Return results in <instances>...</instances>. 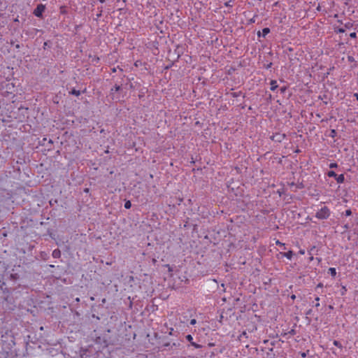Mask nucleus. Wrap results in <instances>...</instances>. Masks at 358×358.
I'll list each match as a JSON object with an SVG mask.
<instances>
[{
  "label": "nucleus",
  "mask_w": 358,
  "mask_h": 358,
  "mask_svg": "<svg viewBox=\"0 0 358 358\" xmlns=\"http://www.w3.org/2000/svg\"><path fill=\"white\" fill-rule=\"evenodd\" d=\"M112 71H113V72H115V71H116V69H115V67H114V68H113V69H112Z\"/></svg>",
  "instance_id": "obj_44"
},
{
  "label": "nucleus",
  "mask_w": 358,
  "mask_h": 358,
  "mask_svg": "<svg viewBox=\"0 0 358 358\" xmlns=\"http://www.w3.org/2000/svg\"><path fill=\"white\" fill-rule=\"evenodd\" d=\"M185 338H186V340L188 342H189V345H188V347L191 345V346H193L194 348H195L196 349H199V348H202L201 345L197 344V343H196L195 342L193 341V337H192V335L187 334L185 336Z\"/></svg>",
  "instance_id": "obj_7"
},
{
  "label": "nucleus",
  "mask_w": 358,
  "mask_h": 358,
  "mask_svg": "<svg viewBox=\"0 0 358 358\" xmlns=\"http://www.w3.org/2000/svg\"><path fill=\"white\" fill-rule=\"evenodd\" d=\"M286 138L285 134L275 133L271 136V139L275 142L280 143Z\"/></svg>",
  "instance_id": "obj_5"
},
{
  "label": "nucleus",
  "mask_w": 358,
  "mask_h": 358,
  "mask_svg": "<svg viewBox=\"0 0 358 358\" xmlns=\"http://www.w3.org/2000/svg\"><path fill=\"white\" fill-rule=\"evenodd\" d=\"M241 92H233L231 93V96L234 98H236L238 96H239L241 95Z\"/></svg>",
  "instance_id": "obj_24"
},
{
  "label": "nucleus",
  "mask_w": 358,
  "mask_h": 358,
  "mask_svg": "<svg viewBox=\"0 0 358 358\" xmlns=\"http://www.w3.org/2000/svg\"><path fill=\"white\" fill-rule=\"evenodd\" d=\"M255 22V19H254V18H252V19H251V20H250V22Z\"/></svg>",
  "instance_id": "obj_45"
},
{
  "label": "nucleus",
  "mask_w": 358,
  "mask_h": 358,
  "mask_svg": "<svg viewBox=\"0 0 358 358\" xmlns=\"http://www.w3.org/2000/svg\"><path fill=\"white\" fill-rule=\"evenodd\" d=\"M272 65H273L272 62H269L268 64L264 65V67L266 69H270L272 66Z\"/></svg>",
  "instance_id": "obj_28"
},
{
  "label": "nucleus",
  "mask_w": 358,
  "mask_h": 358,
  "mask_svg": "<svg viewBox=\"0 0 358 358\" xmlns=\"http://www.w3.org/2000/svg\"><path fill=\"white\" fill-rule=\"evenodd\" d=\"M299 253L300 255H304L305 254V250H303V249H301L299 251Z\"/></svg>",
  "instance_id": "obj_34"
},
{
  "label": "nucleus",
  "mask_w": 358,
  "mask_h": 358,
  "mask_svg": "<svg viewBox=\"0 0 358 358\" xmlns=\"http://www.w3.org/2000/svg\"><path fill=\"white\" fill-rule=\"evenodd\" d=\"M348 61L349 62H355V58H354L352 56H351V55H348Z\"/></svg>",
  "instance_id": "obj_22"
},
{
  "label": "nucleus",
  "mask_w": 358,
  "mask_h": 358,
  "mask_svg": "<svg viewBox=\"0 0 358 358\" xmlns=\"http://www.w3.org/2000/svg\"><path fill=\"white\" fill-rule=\"evenodd\" d=\"M315 250V246L312 247V248L308 250V253H309V255H313V254H312V252H313V250Z\"/></svg>",
  "instance_id": "obj_31"
},
{
  "label": "nucleus",
  "mask_w": 358,
  "mask_h": 358,
  "mask_svg": "<svg viewBox=\"0 0 358 358\" xmlns=\"http://www.w3.org/2000/svg\"><path fill=\"white\" fill-rule=\"evenodd\" d=\"M333 344L336 346L337 348H340V349H342L343 348V345L341 344V343L338 341H336V340H334V342H333Z\"/></svg>",
  "instance_id": "obj_15"
},
{
  "label": "nucleus",
  "mask_w": 358,
  "mask_h": 358,
  "mask_svg": "<svg viewBox=\"0 0 358 358\" xmlns=\"http://www.w3.org/2000/svg\"><path fill=\"white\" fill-rule=\"evenodd\" d=\"M331 215V210L327 206H323L315 213V217L318 220H327Z\"/></svg>",
  "instance_id": "obj_2"
},
{
  "label": "nucleus",
  "mask_w": 358,
  "mask_h": 358,
  "mask_svg": "<svg viewBox=\"0 0 358 358\" xmlns=\"http://www.w3.org/2000/svg\"><path fill=\"white\" fill-rule=\"evenodd\" d=\"M328 273L330 274L332 277H335L336 275V270L334 267H331L328 270Z\"/></svg>",
  "instance_id": "obj_12"
},
{
  "label": "nucleus",
  "mask_w": 358,
  "mask_h": 358,
  "mask_svg": "<svg viewBox=\"0 0 358 358\" xmlns=\"http://www.w3.org/2000/svg\"><path fill=\"white\" fill-rule=\"evenodd\" d=\"M47 43H48L47 42H45V43H44V47H45V46H47Z\"/></svg>",
  "instance_id": "obj_50"
},
{
  "label": "nucleus",
  "mask_w": 358,
  "mask_h": 358,
  "mask_svg": "<svg viewBox=\"0 0 358 358\" xmlns=\"http://www.w3.org/2000/svg\"><path fill=\"white\" fill-rule=\"evenodd\" d=\"M20 276L17 273L6 272L0 280V291L5 295V299H8L10 295L15 292H20L18 290L21 287L20 283Z\"/></svg>",
  "instance_id": "obj_1"
},
{
  "label": "nucleus",
  "mask_w": 358,
  "mask_h": 358,
  "mask_svg": "<svg viewBox=\"0 0 358 358\" xmlns=\"http://www.w3.org/2000/svg\"><path fill=\"white\" fill-rule=\"evenodd\" d=\"M315 300L316 301H315V306L316 308L319 307L320 306V303H319V301H320V297L319 296H317Z\"/></svg>",
  "instance_id": "obj_23"
},
{
  "label": "nucleus",
  "mask_w": 358,
  "mask_h": 358,
  "mask_svg": "<svg viewBox=\"0 0 358 358\" xmlns=\"http://www.w3.org/2000/svg\"><path fill=\"white\" fill-rule=\"evenodd\" d=\"M335 32L336 33H344L345 29L343 27L335 28Z\"/></svg>",
  "instance_id": "obj_18"
},
{
  "label": "nucleus",
  "mask_w": 358,
  "mask_h": 358,
  "mask_svg": "<svg viewBox=\"0 0 358 358\" xmlns=\"http://www.w3.org/2000/svg\"><path fill=\"white\" fill-rule=\"evenodd\" d=\"M121 90V87L118 85H115V86L110 90V94H113L115 92H119Z\"/></svg>",
  "instance_id": "obj_13"
},
{
  "label": "nucleus",
  "mask_w": 358,
  "mask_h": 358,
  "mask_svg": "<svg viewBox=\"0 0 358 358\" xmlns=\"http://www.w3.org/2000/svg\"><path fill=\"white\" fill-rule=\"evenodd\" d=\"M106 1V0H99V2L101 3H103Z\"/></svg>",
  "instance_id": "obj_43"
},
{
  "label": "nucleus",
  "mask_w": 358,
  "mask_h": 358,
  "mask_svg": "<svg viewBox=\"0 0 358 358\" xmlns=\"http://www.w3.org/2000/svg\"><path fill=\"white\" fill-rule=\"evenodd\" d=\"M69 94L71 95L78 96L81 94V92L73 88L69 92Z\"/></svg>",
  "instance_id": "obj_11"
},
{
  "label": "nucleus",
  "mask_w": 358,
  "mask_h": 358,
  "mask_svg": "<svg viewBox=\"0 0 358 358\" xmlns=\"http://www.w3.org/2000/svg\"><path fill=\"white\" fill-rule=\"evenodd\" d=\"M289 334H291V335H294L296 334V331L294 329H292L289 331L288 333Z\"/></svg>",
  "instance_id": "obj_32"
},
{
  "label": "nucleus",
  "mask_w": 358,
  "mask_h": 358,
  "mask_svg": "<svg viewBox=\"0 0 358 358\" xmlns=\"http://www.w3.org/2000/svg\"><path fill=\"white\" fill-rule=\"evenodd\" d=\"M45 6L42 3H39L34 10L33 14L37 17H43V13L45 11Z\"/></svg>",
  "instance_id": "obj_4"
},
{
  "label": "nucleus",
  "mask_w": 358,
  "mask_h": 358,
  "mask_svg": "<svg viewBox=\"0 0 358 358\" xmlns=\"http://www.w3.org/2000/svg\"><path fill=\"white\" fill-rule=\"evenodd\" d=\"M209 345H210V346H213V345H214V343H209Z\"/></svg>",
  "instance_id": "obj_49"
},
{
  "label": "nucleus",
  "mask_w": 358,
  "mask_h": 358,
  "mask_svg": "<svg viewBox=\"0 0 358 358\" xmlns=\"http://www.w3.org/2000/svg\"><path fill=\"white\" fill-rule=\"evenodd\" d=\"M286 90H287V87H285V86L282 87L280 89V93H282V94L285 93L286 92Z\"/></svg>",
  "instance_id": "obj_26"
},
{
  "label": "nucleus",
  "mask_w": 358,
  "mask_h": 358,
  "mask_svg": "<svg viewBox=\"0 0 358 358\" xmlns=\"http://www.w3.org/2000/svg\"><path fill=\"white\" fill-rule=\"evenodd\" d=\"M343 215L345 216H350L352 215V210L351 209H347L345 210V212L343 213Z\"/></svg>",
  "instance_id": "obj_17"
},
{
  "label": "nucleus",
  "mask_w": 358,
  "mask_h": 358,
  "mask_svg": "<svg viewBox=\"0 0 358 358\" xmlns=\"http://www.w3.org/2000/svg\"><path fill=\"white\" fill-rule=\"evenodd\" d=\"M224 6H227V7H232V4H231V0L226 2L224 3Z\"/></svg>",
  "instance_id": "obj_25"
},
{
  "label": "nucleus",
  "mask_w": 358,
  "mask_h": 358,
  "mask_svg": "<svg viewBox=\"0 0 358 358\" xmlns=\"http://www.w3.org/2000/svg\"><path fill=\"white\" fill-rule=\"evenodd\" d=\"M271 31L270 29L268 27H265L262 29V31L260 32L259 31L257 32V36L258 37H264L265 38L266 36L269 34Z\"/></svg>",
  "instance_id": "obj_8"
},
{
  "label": "nucleus",
  "mask_w": 358,
  "mask_h": 358,
  "mask_svg": "<svg viewBox=\"0 0 358 358\" xmlns=\"http://www.w3.org/2000/svg\"><path fill=\"white\" fill-rule=\"evenodd\" d=\"M48 143L50 144V145H52L53 144V141L51 140V139H49L48 140Z\"/></svg>",
  "instance_id": "obj_38"
},
{
  "label": "nucleus",
  "mask_w": 358,
  "mask_h": 358,
  "mask_svg": "<svg viewBox=\"0 0 358 358\" xmlns=\"http://www.w3.org/2000/svg\"><path fill=\"white\" fill-rule=\"evenodd\" d=\"M270 85H271L270 90L271 91H275L278 87L277 81L275 80H271L270 82Z\"/></svg>",
  "instance_id": "obj_9"
},
{
  "label": "nucleus",
  "mask_w": 358,
  "mask_h": 358,
  "mask_svg": "<svg viewBox=\"0 0 358 358\" xmlns=\"http://www.w3.org/2000/svg\"><path fill=\"white\" fill-rule=\"evenodd\" d=\"M52 255L54 258H59L61 256V252L59 249H55L52 251Z\"/></svg>",
  "instance_id": "obj_10"
},
{
  "label": "nucleus",
  "mask_w": 358,
  "mask_h": 358,
  "mask_svg": "<svg viewBox=\"0 0 358 358\" xmlns=\"http://www.w3.org/2000/svg\"><path fill=\"white\" fill-rule=\"evenodd\" d=\"M80 301L79 298H77L76 301Z\"/></svg>",
  "instance_id": "obj_51"
},
{
  "label": "nucleus",
  "mask_w": 358,
  "mask_h": 358,
  "mask_svg": "<svg viewBox=\"0 0 358 358\" xmlns=\"http://www.w3.org/2000/svg\"><path fill=\"white\" fill-rule=\"evenodd\" d=\"M346 229H348V224H345V227H344Z\"/></svg>",
  "instance_id": "obj_47"
},
{
  "label": "nucleus",
  "mask_w": 358,
  "mask_h": 358,
  "mask_svg": "<svg viewBox=\"0 0 358 358\" xmlns=\"http://www.w3.org/2000/svg\"><path fill=\"white\" fill-rule=\"evenodd\" d=\"M329 168L330 169H336L338 166V164L336 163V162H333V163H331L329 165Z\"/></svg>",
  "instance_id": "obj_20"
},
{
  "label": "nucleus",
  "mask_w": 358,
  "mask_h": 358,
  "mask_svg": "<svg viewBox=\"0 0 358 358\" xmlns=\"http://www.w3.org/2000/svg\"><path fill=\"white\" fill-rule=\"evenodd\" d=\"M290 297L292 300H294L296 299V296L294 294L291 295Z\"/></svg>",
  "instance_id": "obj_39"
},
{
  "label": "nucleus",
  "mask_w": 358,
  "mask_h": 358,
  "mask_svg": "<svg viewBox=\"0 0 358 358\" xmlns=\"http://www.w3.org/2000/svg\"><path fill=\"white\" fill-rule=\"evenodd\" d=\"M319 287H323V284L320 282L317 285V287L316 288H319Z\"/></svg>",
  "instance_id": "obj_35"
},
{
  "label": "nucleus",
  "mask_w": 358,
  "mask_h": 358,
  "mask_svg": "<svg viewBox=\"0 0 358 358\" xmlns=\"http://www.w3.org/2000/svg\"><path fill=\"white\" fill-rule=\"evenodd\" d=\"M46 141H47V138L45 137V138H43V141H43V145H45V142H46Z\"/></svg>",
  "instance_id": "obj_37"
},
{
  "label": "nucleus",
  "mask_w": 358,
  "mask_h": 358,
  "mask_svg": "<svg viewBox=\"0 0 358 358\" xmlns=\"http://www.w3.org/2000/svg\"><path fill=\"white\" fill-rule=\"evenodd\" d=\"M336 135V131L335 129H331L330 131L329 136L334 138V137H335Z\"/></svg>",
  "instance_id": "obj_21"
},
{
  "label": "nucleus",
  "mask_w": 358,
  "mask_h": 358,
  "mask_svg": "<svg viewBox=\"0 0 358 358\" xmlns=\"http://www.w3.org/2000/svg\"><path fill=\"white\" fill-rule=\"evenodd\" d=\"M301 356H302L303 357H305L306 356V352H303V353L301 354Z\"/></svg>",
  "instance_id": "obj_41"
},
{
  "label": "nucleus",
  "mask_w": 358,
  "mask_h": 358,
  "mask_svg": "<svg viewBox=\"0 0 358 358\" xmlns=\"http://www.w3.org/2000/svg\"><path fill=\"white\" fill-rule=\"evenodd\" d=\"M126 209H129L131 207V203L130 201H126L124 205Z\"/></svg>",
  "instance_id": "obj_16"
},
{
  "label": "nucleus",
  "mask_w": 358,
  "mask_h": 358,
  "mask_svg": "<svg viewBox=\"0 0 358 358\" xmlns=\"http://www.w3.org/2000/svg\"><path fill=\"white\" fill-rule=\"evenodd\" d=\"M101 15V13L97 14V17H99Z\"/></svg>",
  "instance_id": "obj_46"
},
{
  "label": "nucleus",
  "mask_w": 358,
  "mask_h": 358,
  "mask_svg": "<svg viewBox=\"0 0 358 358\" xmlns=\"http://www.w3.org/2000/svg\"><path fill=\"white\" fill-rule=\"evenodd\" d=\"M357 268H358V267H357Z\"/></svg>",
  "instance_id": "obj_52"
},
{
  "label": "nucleus",
  "mask_w": 358,
  "mask_h": 358,
  "mask_svg": "<svg viewBox=\"0 0 358 358\" xmlns=\"http://www.w3.org/2000/svg\"><path fill=\"white\" fill-rule=\"evenodd\" d=\"M327 174L329 178H334L335 180H336L337 183H338V184L343 183L345 181L344 174L338 175L334 171H329L327 172Z\"/></svg>",
  "instance_id": "obj_3"
},
{
  "label": "nucleus",
  "mask_w": 358,
  "mask_h": 358,
  "mask_svg": "<svg viewBox=\"0 0 358 358\" xmlns=\"http://www.w3.org/2000/svg\"><path fill=\"white\" fill-rule=\"evenodd\" d=\"M350 37L352 38H357V34L355 32H352L350 34Z\"/></svg>",
  "instance_id": "obj_27"
},
{
  "label": "nucleus",
  "mask_w": 358,
  "mask_h": 358,
  "mask_svg": "<svg viewBox=\"0 0 358 358\" xmlns=\"http://www.w3.org/2000/svg\"><path fill=\"white\" fill-rule=\"evenodd\" d=\"M353 96L355 97V99L358 101V93H355Z\"/></svg>",
  "instance_id": "obj_36"
},
{
  "label": "nucleus",
  "mask_w": 358,
  "mask_h": 358,
  "mask_svg": "<svg viewBox=\"0 0 358 358\" xmlns=\"http://www.w3.org/2000/svg\"><path fill=\"white\" fill-rule=\"evenodd\" d=\"M275 243H276V245H279V246H280V247H282V249H283V250H286V247H285V243H281V242H280V241H278H278H276Z\"/></svg>",
  "instance_id": "obj_19"
},
{
  "label": "nucleus",
  "mask_w": 358,
  "mask_h": 358,
  "mask_svg": "<svg viewBox=\"0 0 358 358\" xmlns=\"http://www.w3.org/2000/svg\"><path fill=\"white\" fill-rule=\"evenodd\" d=\"M196 319H192V320H190V322H189V324H190L191 325H194V324H196Z\"/></svg>",
  "instance_id": "obj_30"
},
{
  "label": "nucleus",
  "mask_w": 358,
  "mask_h": 358,
  "mask_svg": "<svg viewBox=\"0 0 358 358\" xmlns=\"http://www.w3.org/2000/svg\"><path fill=\"white\" fill-rule=\"evenodd\" d=\"M311 313H312V310L309 309L308 310L306 311V315H311Z\"/></svg>",
  "instance_id": "obj_33"
},
{
  "label": "nucleus",
  "mask_w": 358,
  "mask_h": 358,
  "mask_svg": "<svg viewBox=\"0 0 358 358\" xmlns=\"http://www.w3.org/2000/svg\"><path fill=\"white\" fill-rule=\"evenodd\" d=\"M293 255H294V252L292 250H289L288 252H280L278 255H277V257L278 259H280L282 257H286L287 259H289V260H292V257H293Z\"/></svg>",
  "instance_id": "obj_6"
},
{
  "label": "nucleus",
  "mask_w": 358,
  "mask_h": 358,
  "mask_svg": "<svg viewBox=\"0 0 358 358\" xmlns=\"http://www.w3.org/2000/svg\"><path fill=\"white\" fill-rule=\"evenodd\" d=\"M353 27V23L351 22H348L343 24V28L345 29H350Z\"/></svg>",
  "instance_id": "obj_14"
},
{
  "label": "nucleus",
  "mask_w": 358,
  "mask_h": 358,
  "mask_svg": "<svg viewBox=\"0 0 358 358\" xmlns=\"http://www.w3.org/2000/svg\"><path fill=\"white\" fill-rule=\"evenodd\" d=\"M338 22H339L340 24H343V22L341 20H338Z\"/></svg>",
  "instance_id": "obj_48"
},
{
  "label": "nucleus",
  "mask_w": 358,
  "mask_h": 358,
  "mask_svg": "<svg viewBox=\"0 0 358 358\" xmlns=\"http://www.w3.org/2000/svg\"><path fill=\"white\" fill-rule=\"evenodd\" d=\"M84 192H87H87H89V189H88V188L85 189H84Z\"/></svg>",
  "instance_id": "obj_42"
},
{
  "label": "nucleus",
  "mask_w": 358,
  "mask_h": 358,
  "mask_svg": "<svg viewBox=\"0 0 358 358\" xmlns=\"http://www.w3.org/2000/svg\"><path fill=\"white\" fill-rule=\"evenodd\" d=\"M313 260V255H311L310 258H309V261L311 262Z\"/></svg>",
  "instance_id": "obj_40"
},
{
  "label": "nucleus",
  "mask_w": 358,
  "mask_h": 358,
  "mask_svg": "<svg viewBox=\"0 0 358 358\" xmlns=\"http://www.w3.org/2000/svg\"><path fill=\"white\" fill-rule=\"evenodd\" d=\"M346 291H347V289H346L345 286H343L342 291H341V295H344L345 294Z\"/></svg>",
  "instance_id": "obj_29"
}]
</instances>
